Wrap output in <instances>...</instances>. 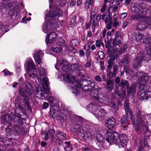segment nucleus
Listing matches in <instances>:
<instances>
[{
  "label": "nucleus",
  "instance_id": "nucleus-1",
  "mask_svg": "<svg viewBox=\"0 0 151 151\" xmlns=\"http://www.w3.org/2000/svg\"><path fill=\"white\" fill-rule=\"evenodd\" d=\"M74 65V64H69L63 58L57 59V63L55 65V67L58 71L62 70L65 72L58 76V78L66 83L70 89L74 90L72 92L73 93H75L76 81L75 76L72 75V73L75 71Z\"/></svg>",
  "mask_w": 151,
  "mask_h": 151
},
{
  "label": "nucleus",
  "instance_id": "nucleus-2",
  "mask_svg": "<svg viewBox=\"0 0 151 151\" xmlns=\"http://www.w3.org/2000/svg\"><path fill=\"white\" fill-rule=\"evenodd\" d=\"M131 11L135 13L131 17V19L138 21L139 24L137 28L139 30H144L151 25V18L145 17L148 11L146 5L144 3L139 4L135 3L131 6Z\"/></svg>",
  "mask_w": 151,
  "mask_h": 151
},
{
  "label": "nucleus",
  "instance_id": "nucleus-3",
  "mask_svg": "<svg viewBox=\"0 0 151 151\" xmlns=\"http://www.w3.org/2000/svg\"><path fill=\"white\" fill-rule=\"evenodd\" d=\"M62 12L60 9H58L56 6H55L52 10H50L49 14H47L45 18V22L43 23L42 29L44 32L45 33H47L49 32L52 30L54 26L53 24L50 21L46 22V21L47 19V17H54L58 18L61 15Z\"/></svg>",
  "mask_w": 151,
  "mask_h": 151
},
{
  "label": "nucleus",
  "instance_id": "nucleus-4",
  "mask_svg": "<svg viewBox=\"0 0 151 151\" xmlns=\"http://www.w3.org/2000/svg\"><path fill=\"white\" fill-rule=\"evenodd\" d=\"M136 76L138 78L140 84L139 88L137 93L138 95H140L145 90H148L149 87L146 85V83L149 79L147 74L142 72L138 71L136 73Z\"/></svg>",
  "mask_w": 151,
  "mask_h": 151
},
{
  "label": "nucleus",
  "instance_id": "nucleus-5",
  "mask_svg": "<svg viewBox=\"0 0 151 151\" xmlns=\"http://www.w3.org/2000/svg\"><path fill=\"white\" fill-rule=\"evenodd\" d=\"M46 73L45 69L41 68L40 70L37 71L36 76L38 81L42 83L44 93L48 94L49 93V89L48 86V79L46 77Z\"/></svg>",
  "mask_w": 151,
  "mask_h": 151
},
{
  "label": "nucleus",
  "instance_id": "nucleus-6",
  "mask_svg": "<svg viewBox=\"0 0 151 151\" xmlns=\"http://www.w3.org/2000/svg\"><path fill=\"white\" fill-rule=\"evenodd\" d=\"M25 66L27 68L28 72V73L25 74V76L26 77H29L30 79H34L35 77H37V72L39 70H40L41 68L44 69L40 66V68L37 69L36 72L34 73V70L36 69V66L34 62L30 58L28 59L26 61Z\"/></svg>",
  "mask_w": 151,
  "mask_h": 151
},
{
  "label": "nucleus",
  "instance_id": "nucleus-7",
  "mask_svg": "<svg viewBox=\"0 0 151 151\" xmlns=\"http://www.w3.org/2000/svg\"><path fill=\"white\" fill-rule=\"evenodd\" d=\"M95 83L91 81L83 79L76 80V88L80 87L85 92L91 90L95 87Z\"/></svg>",
  "mask_w": 151,
  "mask_h": 151
},
{
  "label": "nucleus",
  "instance_id": "nucleus-8",
  "mask_svg": "<svg viewBox=\"0 0 151 151\" xmlns=\"http://www.w3.org/2000/svg\"><path fill=\"white\" fill-rule=\"evenodd\" d=\"M21 117L19 115H16L14 113H11L9 116L7 114H5L1 119L3 121L4 124H7V126H9L10 125V122L12 121L19 123L20 124H22L23 121Z\"/></svg>",
  "mask_w": 151,
  "mask_h": 151
},
{
  "label": "nucleus",
  "instance_id": "nucleus-9",
  "mask_svg": "<svg viewBox=\"0 0 151 151\" xmlns=\"http://www.w3.org/2000/svg\"><path fill=\"white\" fill-rule=\"evenodd\" d=\"M25 85L26 86L25 89L20 88L19 90V93L21 96L27 97L33 94L34 91L32 86L29 82H26Z\"/></svg>",
  "mask_w": 151,
  "mask_h": 151
},
{
  "label": "nucleus",
  "instance_id": "nucleus-10",
  "mask_svg": "<svg viewBox=\"0 0 151 151\" xmlns=\"http://www.w3.org/2000/svg\"><path fill=\"white\" fill-rule=\"evenodd\" d=\"M118 134L117 133H113V132H108L106 134V141L110 143L115 144L118 142Z\"/></svg>",
  "mask_w": 151,
  "mask_h": 151
},
{
  "label": "nucleus",
  "instance_id": "nucleus-11",
  "mask_svg": "<svg viewBox=\"0 0 151 151\" xmlns=\"http://www.w3.org/2000/svg\"><path fill=\"white\" fill-rule=\"evenodd\" d=\"M148 122L146 119H144L143 121L140 122V124L137 123L136 124V126L135 127L134 129L136 132L138 131H142L145 134L147 132L148 128L147 127Z\"/></svg>",
  "mask_w": 151,
  "mask_h": 151
},
{
  "label": "nucleus",
  "instance_id": "nucleus-12",
  "mask_svg": "<svg viewBox=\"0 0 151 151\" xmlns=\"http://www.w3.org/2000/svg\"><path fill=\"white\" fill-rule=\"evenodd\" d=\"M128 140L127 137L125 134L118 135L117 144L119 148L124 147L126 146Z\"/></svg>",
  "mask_w": 151,
  "mask_h": 151
},
{
  "label": "nucleus",
  "instance_id": "nucleus-13",
  "mask_svg": "<svg viewBox=\"0 0 151 151\" xmlns=\"http://www.w3.org/2000/svg\"><path fill=\"white\" fill-rule=\"evenodd\" d=\"M144 54L143 51L140 52L137 55L136 59L133 63V66L135 68L140 66L141 63L144 58Z\"/></svg>",
  "mask_w": 151,
  "mask_h": 151
},
{
  "label": "nucleus",
  "instance_id": "nucleus-14",
  "mask_svg": "<svg viewBox=\"0 0 151 151\" xmlns=\"http://www.w3.org/2000/svg\"><path fill=\"white\" fill-rule=\"evenodd\" d=\"M36 63L37 65L42 62L44 53L40 50H36L33 54Z\"/></svg>",
  "mask_w": 151,
  "mask_h": 151
},
{
  "label": "nucleus",
  "instance_id": "nucleus-15",
  "mask_svg": "<svg viewBox=\"0 0 151 151\" xmlns=\"http://www.w3.org/2000/svg\"><path fill=\"white\" fill-rule=\"evenodd\" d=\"M116 124V119L114 117H111L106 121L105 126L108 129H112L114 128Z\"/></svg>",
  "mask_w": 151,
  "mask_h": 151
},
{
  "label": "nucleus",
  "instance_id": "nucleus-16",
  "mask_svg": "<svg viewBox=\"0 0 151 151\" xmlns=\"http://www.w3.org/2000/svg\"><path fill=\"white\" fill-rule=\"evenodd\" d=\"M136 115V120L135 124L138 123L139 124H140V122L143 121L144 119H145V117L146 116V114L139 109H137Z\"/></svg>",
  "mask_w": 151,
  "mask_h": 151
},
{
  "label": "nucleus",
  "instance_id": "nucleus-17",
  "mask_svg": "<svg viewBox=\"0 0 151 151\" xmlns=\"http://www.w3.org/2000/svg\"><path fill=\"white\" fill-rule=\"evenodd\" d=\"M58 37L57 35L55 32H51L47 35L46 38V42L47 45L52 43Z\"/></svg>",
  "mask_w": 151,
  "mask_h": 151
},
{
  "label": "nucleus",
  "instance_id": "nucleus-18",
  "mask_svg": "<svg viewBox=\"0 0 151 151\" xmlns=\"http://www.w3.org/2000/svg\"><path fill=\"white\" fill-rule=\"evenodd\" d=\"M15 113L17 115H19L20 116H21L22 119L25 118L26 116L25 110L23 107L21 105L19 104L16 106Z\"/></svg>",
  "mask_w": 151,
  "mask_h": 151
},
{
  "label": "nucleus",
  "instance_id": "nucleus-19",
  "mask_svg": "<svg viewBox=\"0 0 151 151\" xmlns=\"http://www.w3.org/2000/svg\"><path fill=\"white\" fill-rule=\"evenodd\" d=\"M88 106L90 108L89 110L95 116L100 109L99 105H96L93 103L89 104Z\"/></svg>",
  "mask_w": 151,
  "mask_h": 151
},
{
  "label": "nucleus",
  "instance_id": "nucleus-20",
  "mask_svg": "<svg viewBox=\"0 0 151 151\" xmlns=\"http://www.w3.org/2000/svg\"><path fill=\"white\" fill-rule=\"evenodd\" d=\"M22 129V124H20V125H19L18 124H17L13 127L12 129V130L13 134L15 135H16L21 132Z\"/></svg>",
  "mask_w": 151,
  "mask_h": 151
},
{
  "label": "nucleus",
  "instance_id": "nucleus-21",
  "mask_svg": "<svg viewBox=\"0 0 151 151\" xmlns=\"http://www.w3.org/2000/svg\"><path fill=\"white\" fill-rule=\"evenodd\" d=\"M109 6L108 7L107 9L106 12H110V10L112 8V12L115 13L117 10L118 9V6H119V4H116V3L114 4L113 6V2L110 3H109Z\"/></svg>",
  "mask_w": 151,
  "mask_h": 151
},
{
  "label": "nucleus",
  "instance_id": "nucleus-22",
  "mask_svg": "<svg viewBox=\"0 0 151 151\" xmlns=\"http://www.w3.org/2000/svg\"><path fill=\"white\" fill-rule=\"evenodd\" d=\"M147 34H147L146 35V38L145 41L144 40L145 37L144 35L141 33H138L136 35V37L137 40L139 41L140 42L142 43H145V45L146 43V41L147 38H148Z\"/></svg>",
  "mask_w": 151,
  "mask_h": 151
},
{
  "label": "nucleus",
  "instance_id": "nucleus-23",
  "mask_svg": "<svg viewBox=\"0 0 151 151\" xmlns=\"http://www.w3.org/2000/svg\"><path fill=\"white\" fill-rule=\"evenodd\" d=\"M147 90H145L140 95H137L138 96H141L140 99L141 100H147L148 99L151 98V91H146Z\"/></svg>",
  "mask_w": 151,
  "mask_h": 151
},
{
  "label": "nucleus",
  "instance_id": "nucleus-24",
  "mask_svg": "<svg viewBox=\"0 0 151 151\" xmlns=\"http://www.w3.org/2000/svg\"><path fill=\"white\" fill-rule=\"evenodd\" d=\"M76 73L80 78L84 76V72L83 70V67L81 65H78L76 68Z\"/></svg>",
  "mask_w": 151,
  "mask_h": 151
},
{
  "label": "nucleus",
  "instance_id": "nucleus-25",
  "mask_svg": "<svg viewBox=\"0 0 151 151\" xmlns=\"http://www.w3.org/2000/svg\"><path fill=\"white\" fill-rule=\"evenodd\" d=\"M118 52V49L117 48L112 50L110 52V57L113 59H116L118 58L120 55L119 54Z\"/></svg>",
  "mask_w": 151,
  "mask_h": 151
},
{
  "label": "nucleus",
  "instance_id": "nucleus-26",
  "mask_svg": "<svg viewBox=\"0 0 151 151\" xmlns=\"http://www.w3.org/2000/svg\"><path fill=\"white\" fill-rule=\"evenodd\" d=\"M109 15H107L105 14H103L102 16V19L104 20L105 23L106 24L109 21H111L112 19L111 17L112 14L110 12H108Z\"/></svg>",
  "mask_w": 151,
  "mask_h": 151
},
{
  "label": "nucleus",
  "instance_id": "nucleus-27",
  "mask_svg": "<svg viewBox=\"0 0 151 151\" xmlns=\"http://www.w3.org/2000/svg\"><path fill=\"white\" fill-rule=\"evenodd\" d=\"M129 62V56L127 55H125L122 58L121 61L119 63L120 66L123 65L125 63L126 64H128Z\"/></svg>",
  "mask_w": 151,
  "mask_h": 151
},
{
  "label": "nucleus",
  "instance_id": "nucleus-28",
  "mask_svg": "<svg viewBox=\"0 0 151 151\" xmlns=\"http://www.w3.org/2000/svg\"><path fill=\"white\" fill-rule=\"evenodd\" d=\"M106 113V111L104 109H99V111L95 115V116L97 118H102L105 116Z\"/></svg>",
  "mask_w": 151,
  "mask_h": 151
},
{
  "label": "nucleus",
  "instance_id": "nucleus-29",
  "mask_svg": "<svg viewBox=\"0 0 151 151\" xmlns=\"http://www.w3.org/2000/svg\"><path fill=\"white\" fill-rule=\"evenodd\" d=\"M114 85L113 80H108L106 83V88L108 91H111L114 88Z\"/></svg>",
  "mask_w": 151,
  "mask_h": 151
},
{
  "label": "nucleus",
  "instance_id": "nucleus-30",
  "mask_svg": "<svg viewBox=\"0 0 151 151\" xmlns=\"http://www.w3.org/2000/svg\"><path fill=\"white\" fill-rule=\"evenodd\" d=\"M51 136V139L53 140L54 138V134L55 133V131L53 129H51L50 131H49L47 134H45V136L44 137V139L45 140H47L49 137V133Z\"/></svg>",
  "mask_w": 151,
  "mask_h": 151
},
{
  "label": "nucleus",
  "instance_id": "nucleus-31",
  "mask_svg": "<svg viewBox=\"0 0 151 151\" xmlns=\"http://www.w3.org/2000/svg\"><path fill=\"white\" fill-rule=\"evenodd\" d=\"M111 2V0H104L103 5L100 12L101 13H104L106 9L107 6L109 5V3Z\"/></svg>",
  "mask_w": 151,
  "mask_h": 151
},
{
  "label": "nucleus",
  "instance_id": "nucleus-32",
  "mask_svg": "<svg viewBox=\"0 0 151 151\" xmlns=\"http://www.w3.org/2000/svg\"><path fill=\"white\" fill-rule=\"evenodd\" d=\"M57 45H59V47H57L55 48H52V50L53 52H55V53H60L62 50V46L61 43L59 42H58Z\"/></svg>",
  "mask_w": 151,
  "mask_h": 151
},
{
  "label": "nucleus",
  "instance_id": "nucleus-33",
  "mask_svg": "<svg viewBox=\"0 0 151 151\" xmlns=\"http://www.w3.org/2000/svg\"><path fill=\"white\" fill-rule=\"evenodd\" d=\"M77 131L79 134L81 136L84 135V131L83 129V128L81 126V124L79 125V124H76V132Z\"/></svg>",
  "mask_w": 151,
  "mask_h": 151
},
{
  "label": "nucleus",
  "instance_id": "nucleus-34",
  "mask_svg": "<svg viewBox=\"0 0 151 151\" xmlns=\"http://www.w3.org/2000/svg\"><path fill=\"white\" fill-rule=\"evenodd\" d=\"M136 90V86L134 85H132L129 88L127 89V92L128 93L132 94H134Z\"/></svg>",
  "mask_w": 151,
  "mask_h": 151
},
{
  "label": "nucleus",
  "instance_id": "nucleus-35",
  "mask_svg": "<svg viewBox=\"0 0 151 151\" xmlns=\"http://www.w3.org/2000/svg\"><path fill=\"white\" fill-rule=\"evenodd\" d=\"M56 137H59V139L66 138V134L61 131H58L56 134Z\"/></svg>",
  "mask_w": 151,
  "mask_h": 151
},
{
  "label": "nucleus",
  "instance_id": "nucleus-36",
  "mask_svg": "<svg viewBox=\"0 0 151 151\" xmlns=\"http://www.w3.org/2000/svg\"><path fill=\"white\" fill-rule=\"evenodd\" d=\"M124 107L126 114L128 116V113L131 111L129 109V105L128 101L127 100L125 101Z\"/></svg>",
  "mask_w": 151,
  "mask_h": 151
},
{
  "label": "nucleus",
  "instance_id": "nucleus-37",
  "mask_svg": "<svg viewBox=\"0 0 151 151\" xmlns=\"http://www.w3.org/2000/svg\"><path fill=\"white\" fill-rule=\"evenodd\" d=\"M139 146L138 147L137 151H142L145 147H146L148 145V144L147 142H145L143 143L142 141H141L139 143Z\"/></svg>",
  "mask_w": 151,
  "mask_h": 151
},
{
  "label": "nucleus",
  "instance_id": "nucleus-38",
  "mask_svg": "<svg viewBox=\"0 0 151 151\" xmlns=\"http://www.w3.org/2000/svg\"><path fill=\"white\" fill-rule=\"evenodd\" d=\"M118 19V18H115L113 20V27L115 29H117L121 24L119 20H117Z\"/></svg>",
  "mask_w": 151,
  "mask_h": 151
},
{
  "label": "nucleus",
  "instance_id": "nucleus-39",
  "mask_svg": "<svg viewBox=\"0 0 151 151\" xmlns=\"http://www.w3.org/2000/svg\"><path fill=\"white\" fill-rule=\"evenodd\" d=\"M66 145L64 148L65 151H71L72 149V145L70 144V142H65Z\"/></svg>",
  "mask_w": 151,
  "mask_h": 151
},
{
  "label": "nucleus",
  "instance_id": "nucleus-40",
  "mask_svg": "<svg viewBox=\"0 0 151 151\" xmlns=\"http://www.w3.org/2000/svg\"><path fill=\"white\" fill-rule=\"evenodd\" d=\"M129 84L126 80H122L121 82L120 86L122 88H127L129 86Z\"/></svg>",
  "mask_w": 151,
  "mask_h": 151
},
{
  "label": "nucleus",
  "instance_id": "nucleus-41",
  "mask_svg": "<svg viewBox=\"0 0 151 151\" xmlns=\"http://www.w3.org/2000/svg\"><path fill=\"white\" fill-rule=\"evenodd\" d=\"M115 59H112L110 57V59L108 60V68L109 70H111L114 64V60Z\"/></svg>",
  "mask_w": 151,
  "mask_h": 151
},
{
  "label": "nucleus",
  "instance_id": "nucleus-42",
  "mask_svg": "<svg viewBox=\"0 0 151 151\" xmlns=\"http://www.w3.org/2000/svg\"><path fill=\"white\" fill-rule=\"evenodd\" d=\"M120 32L119 31H117L115 35V38L113 40V45L114 47H116L117 46V44L116 43V41H117V39L120 37Z\"/></svg>",
  "mask_w": 151,
  "mask_h": 151
},
{
  "label": "nucleus",
  "instance_id": "nucleus-43",
  "mask_svg": "<svg viewBox=\"0 0 151 151\" xmlns=\"http://www.w3.org/2000/svg\"><path fill=\"white\" fill-rule=\"evenodd\" d=\"M96 139L98 141L100 142L103 141L104 139V137L101 134L97 133L96 134Z\"/></svg>",
  "mask_w": 151,
  "mask_h": 151
},
{
  "label": "nucleus",
  "instance_id": "nucleus-44",
  "mask_svg": "<svg viewBox=\"0 0 151 151\" xmlns=\"http://www.w3.org/2000/svg\"><path fill=\"white\" fill-rule=\"evenodd\" d=\"M6 27L2 23H0V36L4 33L5 29Z\"/></svg>",
  "mask_w": 151,
  "mask_h": 151
},
{
  "label": "nucleus",
  "instance_id": "nucleus-45",
  "mask_svg": "<svg viewBox=\"0 0 151 151\" xmlns=\"http://www.w3.org/2000/svg\"><path fill=\"white\" fill-rule=\"evenodd\" d=\"M127 49V46L126 45H124L123 47H121L119 49L118 52L119 54H121L122 53H124V52L126 51Z\"/></svg>",
  "mask_w": 151,
  "mask_h": 151
},
{
  "label": "nucleus",
  "instance_id": "nucleus-46",
  "mask_svg": "<svg viewBox=\"0 0 151 151\" xmlns=\"http://www.w3.org/2000/svg\"><path fill=\"white\" fill-rule=\"evenodd\" d=\"M0 141L2 142L5 145L8 146L9 145V140L7 137H5V138L3 137H0Z\"/></svg>",
  "mask_w": 151,
  "mask_h": 151
},
{
  "label": "nucleus",
  "instance_id": "nucleus-47",
  "mask_svg": "<svg viewBox=\"0 0 151 151\" xmlns=\"http://www.w3.org/2000/svg\"><path fill=\"white\" fill-rule=\"evenodd\" d=\"M128 116H127L128 118L129 117V118L130 119L132 120V123L133 124V125H134V122L135 121V119L134 116L132 115V113L131 111H130L128 113Z\"/></svg>",
  "mask_w": 151,
  "mask_h": 151
},
{
  "label": "nucleus",
  "instance_id": "nucleus-48",
  "mask_svg": "<svg viewBox=\"0 0 151 151\" xmlns=\"http://www.w3.org/2000/svg\"><path fill=\"white\" fill-rule=\"evenodd\" d=\"M97 54L99 58L101 60L103 59L104 58V53L102 51H99L97 52Z\"/></svg>",
  "mask_w": 151,
  "mask_h": 151
},
{
  "label": "nucleus",
  "instance_id": "nucleus-49",
  "mask_svg": "<svg viewBox=\"0 0 151 151\" xmlns=\"http://www.w3.org/2000/svg\"><path fill=\"white\" fill-rule=\"evenodd\" d=\"M5 132L6 135L8 136L10 135L11 133H12V129L9 127H7L6 128Z\"/></svg>",
  "mask_w": 151,
  "mask_h": 151
},
{
  "label": "nucleus",
  "instance_id": "nucleus-50",
  "mask_svg": "<svg viewBox=\"0 0 151 151\" xmlns=\"http://www.w3.org/2000/svg\"><path fill=\"white\" fill-rule=\"evenodd\" d=\"M48 101V102L50 103V104H55V99L53 97L51 96L49 97Z\"/></svg>",
  "mask_w": 151,
  "mask_h": 151
},
{
  "label": "nucleus",
  "instance_id": "nucleus-51",
  "mask_svg": "<svg viewBox=\"0 0 151 151\" xmlns=\"http://www.w3.org/2000/svg\"><path fill=\"white\" fill-rule=\"evenodd\" d=\"M76 120L80 123L83 122L84 121V119L83 117L77 115H76Z\"/></svg>",
  "mask_w": 151,
  "mask_h": 151
},
{
  "label": "nucleus",
  "instance_id": "nucleus-52",
  "mask_svg": "<svg viewBox=\"0 0 151 151\" xmlns=\"http://www.w3.org/2000/svg\"><path fill=\"white\" fill-rule=\"evenodd\" d=\"M118 70V66L116 65H114L113 69V73H112L113 75H114V77H115L116 76V73Z\"/></svg>",
  "mask_w": 151,
  "mask_h": 151
},
{
  "label": "nucleus",
  "instance_id": "nucleus-53",
  "mask_svg": "<svg viewBox=\"0 0 151 151\" xmlns=\"http://www.w3.org/2000/svg\"><path fill=\"white\" fill-rule=\"evenodd\" d=\"M36 91L37 92V93H38L41 96H43V95L42 93L41 88L40 87L38 86L36 89Z\"/></svg>",
  "mask_w": 151,
  "mask_h": 151
},
{
  "label": "nucleus",
  "instance_id": "nucleus-54",
  "mask_svg": "<svg viewBox=\"0 0 151 151\" xmlns=\"http://www.w3.org/2000/svg\"><path fill=\"white\" fill-rule=\"evenodd\" d=\"M123 41L122 38L120 37L118 40L116 41V43L117 44V46L118 45L119 47L123 43Z\"/></svg>",
  "mask_w": 151,
  "mask_h": 151
},
{
  "label": "nucleus",
  "instance_id": "nucleus-55",
  "mask_svg": "<svg viewBox=\"0 0 151 151\" xmlns=\"http://www.w3.org/2000/svg\"><path fill=\"white\" fill-rule=\"evenodd\" d=\"M121 123L127 122L126 116L124 115H123L121 117Z\"/></svg>",
  "mask_w": 151,
  "mask_h": 151
},
{
  "label": "nucleus",
  "instance_id": "nucleus-56",
  "mask_svg": "<svg viewBox=\"0 0 151 151\" xmlns=\"http://www.w3.org/2000/svg\"><path fill=\"white\" fill-rule=\"evenodd\" d=\"M121 126L123 127V128L124 130L127 129L128 127V123L127 122L124 123H121Z\"/></svg>",
  "mask_w": 151,
  "mask_h": 151
},
{
  "label": "nucleus",
  "instance_id": "nucleus-57",
  "mask_svg": "<svg viewBox=\"0 0 151 151\" xmlns=\"http://www.w3.org/2000/svg\"><path fill=\"white\" fill-rule=\"evenodd\" d=\"M113 22L111 21L109 22L106 25V28L108 30L110 29L112 26Z\"/></svg>",
  "mask_w": 151,
  "mask_h": 151
},
{
  "label": "nucleus",
  "instance_id": "nucleus-58",
  "mask_svg": "<svg viewBox=\"0 0 151 151\" xmlns=\"http://www.w3.org/2000/svg\"><path fill=\"white\" fill-rule=\"evenodd\" d=\"M95 80L98 82H100L102 81V80L100 76L99 75L96 76L94 78Z\"/></svg>",
  "mask_w": 151,
  "mask_h": 151
},
{
  "label": "nucleus",
  "instance_id": "nucleus-59",
  "mask_svg": "<svg viewBox=\"0 0 151 151\" xmlns=\"http://www.w3.org/2000/svg\"><path fill=\"white\" fill-rule=\"evenodd\" d=\"M119 85L118 86H116L115 90V92L114 93L113 95L114 96H116V94H118V92L119 91Z\"/></svg>",
  "mask_w": 151,
  "mask_h": 151
},
{
  "label": "nucleus",
  "instance_id": "nucleus-60",
  "mask_svg": "<svg viewBox=\"0 0 151 151\" xmlns=\"http://www.w3.org/2000/svg\"><path fill=\"white\" fill-rule=\"evenodd\" d=\"M101 14L100 13L98 14L97 15L96 17V20L97 22H99L101 20Z\"/></svg>",
  "mask_w": 151,
  "mask_h": 151
},
{
  "label": "nucleus",
  "instance_id": "nucleus-61",
  "mask_svg": "<svg viewBox=\"0 0 151 151\" xmlns=\"http://www.w3.org/2000/svg\"><path fill=\"white\" fill-rule=\"evenodd\" d=\"M90 4H89V2L88 1V0H87L85 3L84 6L86 8V9H88L90 7Z\"/></svg>",
  "mask_w": 151,
  "mask_h": 151
},
{
  "label": "nucleus",
  "instance_id": "nucleus-62",
  "mask_svg": "<svg viewBox=\"0 0 151 151\" xmlns=\"http://www.w3.org/2000/svg\"><path fill=\"white\" fill-rule=\"evenodd\" d=\"M93 43V41L91 39H89L88 41L87 45L88 47L89 48H90L91 45Z\"/></svg>",
  "mask_w": 151,
  "mask_h": 151
},
{
  "label": "nucleus",
  "instance_id": "nucleus-63",
  "mask_svg": "<svg viewBox=\"0 0 151 151\" xmlns=\"http://www.w3.org/2000/svg\"><path fill=\"white\" fill-rule=\"evenodd\" d=\"M96 44L97 47H100L101 45V41L99 40H97L96 41Z\"/></svg>",
  "mask_w": 151,
  "mask_h": 151
},
{
  "label": "nucleus",
  "instance_id": "nucleus-64",
  "mask_svg": "<svg viewBox=\"0 0 151 151\" xmlns=\"http://www.w3.org/2000/svg\"><path fill=\"white\" fill-rule=\"evenodd\" d=\"M94 130V128L93 127L91 126H88V131L91 133H92L93 132Z\"/></svg>",
  "mask_w": 151,
  "mask_h": 151
}]
</instances>
